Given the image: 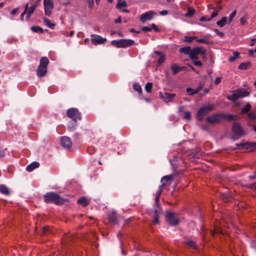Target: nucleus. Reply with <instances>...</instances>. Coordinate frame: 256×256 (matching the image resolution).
<instances>
[{
    "mask_svg": "<svg viewBox=\"0 0 256 256\" xmlns=\"http://www.w3.org/2000/svg\"><path fill=\"white\" fill-rule=\"evenodd\" d=\"M44 201L46 203H54L56 205H62L65 202H68V200L64 198L58 194L54 192L46 193L44 196Z\"/></svg>",
    "mask_w": 256,
    "mask_h": 256,
    "instance_id": "1",
    "label": "nucleus"
},
{
    "mask_svg": "<svg viewBox=\"0 0 256 256\" xmlns=\"http://www.w3.org/2000/svg\"><path fill=\"white\" fill-rule=\"evenodd\" d=\"M224 119L230 121L234 119V116L232 114H215L206 117V121L210 124H214L220 122Z\"/></svg>",
    "mask_w": 256,
    "mask_h": 256,
    "instance_id": "2",
    "label": "nucleus"
},
{
    "mask_svg": "<svg viewBox=\"0 0 256 256\" xmlns=\"http://www.w3.org/2000/svg\"><path fill=\"white\" fill-rule=\"evenodd\" d=\"M214 106L210 104H208L206 106L201 107L197 112V119L200 121L202 120L205 116L208 114L210 112L214 110Z\"/></svg>",
    "mask_w": 256,
    "mask_h": 256,
    "instance_id": "3",
    "label": "nucleus"
},
{
    "mask_svg": "<svg viewBox=\"0 0 256 256\" xmlns=\"http://www.w3.org/2000/svg\"><path fill=\"white\" fill-rule=\"evenodd\" d=\"M134 43V40L131 39L113 40L111 42L112 44L118 48H126L129 47L133 45Z\"/></svg>",
    "mask_w": 256,
    "mask_h": 256,
    "instance_id": "4",
    "label": "nucleus"
},
{
    "mask_svg": "<svg viewBox=\"0 0 256 256\" xmlns=\"http://www.w3.org/2000/svg\"><path fill=\"white\" fill-rule=\"evenodd\" d=\"M66 116L71 118L74 123H77L78 120L82 119L80 112L76 108H70L66 110Z\"/></svg>",
    "mask_w": 256,
    "mask_h": 256,
    "instance_id": "5",
    "label": "nucleus"
},
{
    "mask_svg": "<svg viewBox=\"0 0 256 256\" xmlns=\"http://www.w3.org/2000/svg\"><path fill=\"white\" fill-rule=\"evenodd\" d=\"M233 139L237 140L244 134L240 125L238 122H234L232 126Z\"/></svg>",
    "mask_w": 256,
    "mask_h": 256,
    "instance_id": "6",
    "label": "nucleus"
},
{
    "mask_svg": "<svg viewBox=\"0 0 256 256\" xmlns=\"http://www.w3.org/2000/svg\"><path fill=\"white\" fill-rule=\"evenodd\" d=\"M206 54V52L202 47H196L191 50L190 58V59H198L197 56L200 54L204 56L203 58H204Z\"/></svg>",
    "mask_w": 256,
    "mask_h": 256,
    "instance_id": "7",
    "label": "nucleus"
},
{
    "mask_svg": "<svg viewBox=\"0 0 256 256\" xmlns=\"http://www.w3.org/2000/svg\"><path fill=\"white\" fill-rule=\"evenodd\" d=\"M166 220L169 225L176 226L178 224L179 220L174 214L172 212H167Z\"/></svg>",
    "mask_w": 256,
    "mask_h": 256,
    "instance_id": "8",
    "label": "nucleus"
},
{
    "mask_svg": "<svg viewBox=\"0 0 256 256\" xmlns=\"http://www.w3.org/2000/svg\"><path fill=\"white\" fill-rule=\"evenodd\" d=\"M159 96L164 102L168 103L173 101L174 99L176 96V94L168 92L163 93L162 92H159Z\"/></svg>",
    "mask_w": 256,
    "mask_h": 256,
    "instance_id": "9",
    "label": "nucleus"
},
{
    "mask_svg": "<svg viewBox=\"0 0 256 256\" xmlns=\"http://www.w3.org/2000/svg\"><path fill=\"white\" fill-rule=\"evenodd\" d=\"M90 37L92 44L96 46L104 44L107 40L106 38H102L100 36L97 34H92Z\"/></svg>",
    "mask_w": 256,
    "mask_h": 256,
    "instance_id": "10",
    "label": "nucleus"
},
{
    "mask_svg": "<svg viewBox=\"0 0 256 256\" xmlns=\"http://www.w3.org/2000/svg\"><path fill=\"white\" fill-rule=\"evenodd\" d=\"M45 14L50 16L54 8L52 0H44Z\"/></svg>",
    "mask_w": 256,
    "mask_h": 256,
    "instance_id": "11",
    "label": "nucleus"
},
{
    "mask_svg": "<svg viewBox=\"0 0 256 256\" xmlns=\"http://www.w3.org/2000/svg\"><path fill=\"white\" fill-rule=\"evenodd\" d=\"M156 15H157V14L155 12L150 10L142 14L140 16V20L142 22H144L152 20Z\"/></svg>",
    "mask_w": 256,
    "mask_h": 256,
    "instance_id": "12",
    "label": "nucleus"
},
{
    "mask_svg": "<svg viewBox=\"0 0 256 256\" xmlns=\"http://www.w3.org/2000/svg\"><path fill=\"white\" fill-rule=\"evenodd\" d=\"M60 144L62 147L66 149L70 148L72 146V141L68 136H62L61 138Z\"/></svg>",
    "mask_w": 256,
    "mask_h": 256,
    "instance_id": "13",
    "label": "nucleus"
},
{
    "mask_svg": "<svg viewBox=\"0 0 256 256\" xmlns=\"http://www.w3.org/2000/svg\"><path fill=\"white\" fill-rule=\"evenodd\" d=\"M238 98H242L248 96L250 94V92L246 90L242 89H238L234 90Z\"/></svg>",
    "mask_w": 256,
    "mask_h": 256,
    "instance_id": "14",
    "label": "nucleus"
},
{
    "mask_svg": "<svg viewBox=\"0 0 256 256\" xmlns=\"http://www.w3.org/2000/svg\"><path fill=\"white\" fill-rule=\"evenodd\" d=\"M108 216L110 222H112L114 224L118 223V218L115 212H109L108 214Z\"/></svg>",
    "mask_w": 256,
    "mask_h": 256,
    "instance_id": "15",
    "label": "nucleus"
},
{
    "mask_svg": "<svg viewBox=\"0 0 256 256\" xmlns=\"http://www.w3.org/2000/svg\"><path fill=\"white\" fill-rule=\"evenodd\" d=\"M47 72V68L38 66L36 70V74L38 76H44Z\"/></svg>",
    "mask_w": 256,
    "mask_h": 256,
    "instance_id": "16",
    "label": "nucleus"
},
{
    "mask_svg": "<svg viewBox=\"0 0 256 256\" xmlns=\"http://www.w3.org/2000/svg\"><path fill=\"white\" fill-rule=\"evenodd\" d=\"M49 62H50L48 58L46 56H43L40 59L39 66L47 68V66Z\"/></svg>",
    "mask_w": 256,
    "mask_h": 256,
    "instance_id": "17",
    "label": "nucleus"
},
{
    "mask_svg": "<svg viewBox=\"0 0 256 256\" xmlns=\"http://www.w3.org/2000/svg\"><path fill=\"white\" fill-rule=\"evenodd\" d=\"M37 6V4H34L31 6L29 8H28L26 16V18L27 20H28L30 18V16L32 14H33L34 10H35Z\"/></svg>",
    "mask_w": 256,
    "mask_h": 256,
    "instance_id": "18",
    "label": "nucleus"
},
{
    "mask_svg": "<svg viewBox=\"0 0 256 256\" xmlns=\"http://www.w3.org/2000/svg\"><path fill=\"white\" fill-rule=\"evenodd\" d=\"M161 208L158 209L157 208H154V210H152V212H154L155 216L154 219L153 220V223L154 224H157L158 223V218H159V214H160Z\"/></svg>",
    "mask_w": 256,
    "mask_h": 256,
    "instance_id": "19",
    "label": "nucleus"
},
{
    "mask_svg": "<svg viewBox=\"0 0 256 256\" xmlns=\"http://www.w3.org/2000/svg\"><path fill=\"white\" fill-rule=\"evenodd\" d=\"M40 164L38 162H34L26 166V170L28 172H32L36 168H38Z\"/></svg>",
    "mask_w": 256,
    "mask_h": 256,
    "instance_id": "20",
    "label": "nucleus"
},
{
    "mask_svg": "<svg viewBox=\"0 0 256 256\" xmlns=\"http://www.w3.org/2000/svg\"><path fill=\"white\" fill-rule=\"evenodd\" d=\"M0 192L6 196H8L10 194L8 187L6 185L2 184H0Z\"/></svg>",
    "mask_w": 256,
    "mask_h": 256,
    "instance_id": "21",
    "label": "nucleus"
},
{
    "mask_svg": "<svg viewBox=\"0 0 256 256\" xmlns=\"http://www.w3.org/2000/svg\"><path fill=\"white\" fill-rule=\"evenodd\" d=\"M162 192L157 191L156 192L155 198H154V202H155V205L156 206V208L160 209V204H159V200L160 198V196Z\"/></svg>",
    "mask_w": 256,
    "mask_h": 256,
    "instance_id": "22",
    "label": "nucleus"
},
{
    "mask_svg": "<svg viewBox=\"0 0 256 256\" xmlns=\"http://www.w3.org/2000/svg\"><path fill=\"white\" fill-rule=\"evenodd\" d=\"M171 70L172 71L173 74L174 75L182 70V68L174 64L171 66Z\"/></svg>",
    "mask_w": 256,
    "mask_h": 256,
    "instance_id": "23",
    "label": "nucleus"
},
{
    "mask_svg": "<svg viewBox=\"0 0 256 256\" xmlns=\"http://www.w3.org/2000/svg\"><path fill=\"white\" fill-rule=\"evenodd\" d=\"M174 176L172 174L164 176L161 178V182H163L164 180L166 182H170L174 180Z\"/></svg>",
    "mask_w": 256,
    "mask_h": 256,
    "instance_id": "24",
    "label": "nucleus"
},
{
    "mask_svg": "<svg viewBox=\"0 0 256 256\" xmlns=\"http://www.w3.org/2000/svg\"><path fill=\"white\" fill-rule=\"evenodd\" d=\"M78 203L82 204L84 206H86L88 204V202L85 197H82L78 199Z\"/></svg>",
    "mask_w": 256,
    "mask_h": 256,
    "instance_id": "25",
    "label": "nucleus"
},
{
    "mask_svg": "<svg viewBox=\"0 0 256 256\" xmlns=\"http://www.w3.org/2000/svg\"><path fill=\"white\" fill-rule=\"evenodd\" d=\"M190 51L191 48L190 46H185L180 49V52L184 54H190Z\"/></svg>",
    "mask_w": 256,
    "mask_h": 256,
    "instance_id": "26",
    "label": "nucleus"
},
{
    "mask_svg": "<svg viewBox=\"0 0 256 256\" xmlns=\"http://www.w3.org/2000/svg\"><path fill=\"white\" fill-rule=\"evenodd\" d=\"M200 90V88H199L198 90H194L192 88H186V92L188 95L192 96L197 94Z\"/></svg>",
    "mask_w": 256,
    "mask_h": 256,
    "instance_id": "27",
    "label": "nucleus"
},
{
    "mask_svg": "<svg viewBox=\"0 0 256 256\" xmlns=\"http://www.w3.org/2000/svg\"><path fill=\"white\" fill-rule=\"evenodd\" d=\"M227 18L226 16L222 17V18L216 22V24L220 27H223L226 24Z\"/></svg>",
    "mask_w": 256,
    "mask_h": 256,
    "instance_id": "28",
    "label": "nucleus"
},
{
    "mask_svg": "<svg viewBox=\"0 0 256 256\" xmlns=\"http://www.w3.org/2000/svg\"><path fill=\"white\" fill-rule=\"evenodd\" d=\"M240 56V53L238 52H233V56H230L228 58V61L230 62H234L236 58H238Z\"/></svg>",
    "mask_w": 256,
    "mask_h": 256,
    "instance_id": "29",
    "label": "nucleus"
},
{
    "mask_svg": "<svg viewBox=\"0 0 256 256\" xmlns=\"http://www.w3.org/2000/svg\"><path fill=\"white\" fill-rule=\"evenodd\" d=\"M250 66V63L249 62H242L239 65L238 68L240 70H246L249 68Z\"/></svg>",
    "mask_w": 256,
    "mask_h": 256,
    "instance_id": "30",
    "label": "nucleus"
},
{
    "mask_svg": "<svg viewBox=\"0 0 256 256\" xmlns=\"http://www.w3.org/2000/svg\"><path fill=\"white\" fill-rule=\"evenodd\" d=\"M127 4L125 0H118V2L116 5V8L118 9L122 7H126Z\"/></svg>",
    "mask_w": 256,
    "mask_h": 256,
    "instance_id": "31",
    "label": "nucleus"
},
{
    "mask_svg": "<svg viewBox=\"0 0 256 256\" xmlns=\"http://www.w3.org/2000/svg\"><path fill=\"white\" fill-rule=\"evenodd\" d=\"M31 30L32 32H40V33H43L44 30L43 29L39 26H33L31 27Z\"/></svg>",
    "mask_w": 256,
    "mask_h": 256,
    "instance_id": "32",
    "label": "nucleus"
},
{
    "mask_svg": "<svg viewBox=\"0 0 256 256\" xmlns=\"http://www.w3.org/2000/svg\"><path fill=\"white\" fill-rule=\"evenodd\" d=\"M133 88L136 91L138 92L139 94H142V89L138 83H134L133 84Z\"/></svg>",
    "mask_w": 256,
    "mask_h": 256,
    "instance_id": "33",
    "label": "nucleus"
},
{
    "mask_svg": "<svg viewBox=\"0 0 256 256\" xmlns=\"http://www.w3.org/2000/svg\"><path fill=\"white\" fill-rule=\"evenodd\" d=\"M194 10L192 8H188L186 13L185 14L186 17H191L194 14Z\"/></svg>",
    "mask_w": 256,
    "mask_h": 256,
    "instance_id": "34",
    "label": "nucleus"
},
{
    "mask_svg": "<svg viewBox=\"0 0 256 256\" xmlns=\"http://www.w3.org/2000/svg\"><path fill=\"white\" fill-rule=\"evenodd\" d=\"M251 109V106L249 103H248L246 106L242 108L241 113L242 114L247 113L250 112Z\"/></svg>",
    "mask_w": 256,
    "mask_h": 256,
    "instance_id": "35",
    "label": "nucleus"
},
{
    "mask_svg": "<svg viewBox=\"0 0 256 256\" xmlns=\"http://www.w3.org/2000/svg\"><path fill=\"white\" fill-rule=\"evenodd\" d=\"M152 82H147L145 86V90L148 93H150L152 92Z\"/></svg>",
    "mask_w": 256,
    "mask_h": 256,
    "instance_id": "36",
    "label": "nucleus"
},
{
    "mask_svg": "<svg viewBox=\"0 0 256 256\" xmlns=\"http://www.w3.org/2000/svg\"><path fill=\"white\" fill-rule=\"evenodd\" d=\"M197 38L196 36H185L183 40V42H192L194 40H196Z\"/></svg>",
    "mask_w": 256,
    "mask_h": 256,
    "instance_id": "37",
    "label": "nucleus"
},
{
    "mask_svg": "<svg viewBox=\"0 0 256 256\" xmlns=\"http://www.w3.org/2000/svg\"><path fill=\"white\" fill-rule=\"evenodd\" d=\"M44 21L46 24L50 28L52 29H54V24L51 23V22L46 18H44Z\"/></svg>",
    "mask_w": 256,
    "mask_h": 256,
    "instance_id": "38",
    "label": "nucleus"
},
{
    "mask_svg": "<svg viewBox=\"0 0 256 256\" xmlns=\"http://www.w3.org/2000/svg\"><path fill=\"white\" fill-rule=\"evenodd\" d=\"M227 98L233 102H236L238 100L237 96H236L234 90L232 92V94L228 96Z\"/></svg>",
    "mask_w": 256,
    "mask_h": 256,
    "instance_id": "39",
    "label": "nucleus"
},
{
    "mask_svg": "<svg viewBox=\"0 0 256 256\" xmlns=\"http://www.w3.org/2000/svg\"><path fill=\"white\" fill-rule=\"evenodd\" d=\"M222 10V6H219L216 9H214V11L211 14V18H214L218 15L219 11Z\"/></svg>",
    "mask_w": 256,
    "mask_h": 256,
    "instance_id": "40",
    "label": "nucleus"
},
{
    "mask_svg": "<svg viewBox=\"0 0 256 256\" xmlns=\"http://www.w3.org/2000/svg\"><path fill=\"white\" fill-rule=\"evenodd\" d=\"M77 126V123L74 122V124H70L68 125V130L70 131H73L76 128Z\"/></svg>",
    "mask_w": 256,
    "mask_h": 256,
    "instance_id": "41",
    "label": "nucleus"
},
{
    "mask_svg": "<svg viewBox=\"0 0 256 256\" xmlns=\"http://www.w3.org/2000/svg\"><path fill=\"white\" fill-rule=\"evenodd\" d=\"M248 18V14H245L243 16L240 18V22L241 24H244L247 23V20Z\"/></svg>",
    "mask_w": 256,
    "mask_h": 256,
    "instance_id": "42",
    "label": "nucleus"
},
{
    "mask_svg": "<svg viewBox=\"0 0 256 256\" xmlns=\"http://www.w3.org/2000/svg\"><path fill=\"white\" fill-rule=\"evenodd\" d=\"M246 144H244V143H240L239 144H236V148H234L233 150H236V149L242 150V149H244Z\"/></svg>",
    "mask_w": 256,
    "mask_h": 256,
    "instance_id": "43",
    "label": "nucleus"
},
{
    "mask_svg": "<svg viewBox=\"0 0 256 256\" xmlns=\"http://www.w3.org/2000/svg\"><path fill=\"white\" fill-rule=\"evenodd\" d=\"M248 118L250 120H256V114L254 112H250L248 114Z\"/></svg>",
    "mask_w": 256,
    "mask_h": 256,
    "instance_id": "44",
    "label": "nucleus"
},
{
    "mask_svg": "<svg viewBox=\"0 0 256 256\" xmlns=\"http://www.w3.org/2000/svg\"><path fill=\"white\" fill-rule=\"evenodd\" d=\"M28 10V4H26V6H25V7H24V12L21 14L20 15V19L22 20H24V16L26 14V12H27V10Z\"/></svg>",
    "mask_w": 256,
    "mask_h": 256,
    "instance_id": "45",
    "label": "nucleus"
},
{
    "mask_svg": "<svg viewBox=\"0 0 256 256\" xmlns=\"http://www.w3.org/2000/svg\"><path fill=\"white\" fill-rule=\"evenodd\" d=\"M184 118L187 120H190L191 118V114L190 112H186L184 113Z\"/></svg>",
    "mask_w": 256,
    "mask_h": 256,
    "instance_id": "46",
    "label": "nucleus"
},
{
    "mask_svg": "<svg viewBox=\"0 0 256 256\" xmlns=\"http://www.w3.org/2000/svg\"><path fill=\"white\" fill-rule=\"evenodd\" d=\"M193 60V64L198 66H201L202 63L200 61L198 60V59H192Z\"/></svg>",
    "mask_w": 256,
    "mask_h": 256,
    "instance_id": "47",
    "label": "nucleus"
},
{
    "mask_svg": "<svg viewBox=\"0 0 256 256\" xmlns=\"http://www.w3.org/2000/svg\"><path fill=\"white\" fill-rule=\"evenodd\" d=\"M236 10H234L229 16V21L230 22L232 20L233 18L236 16Z\"/></svg>",
    "mask_w": 256,
    "mask_h": 256,
    "instance_id": "48",
    "label": "nucleus"
},
{
    "mask_svg": "<svg viewBox=\"0 0 256 256\" xmlns=\"http://www.w3.org/2000/svg\"><path fill=\"white\" fill-rule=\"evenodd\" d=\"M95 152L94 148L92 146H90L88 148V152L89 154H93Z\"/></svg>",
    "mask_w": 256,
    "mask_h": 256,
    "instance_id": "49",
    "label": "nucleus"
},
{
    "mask_svg": "<svg viewBox=\"0 0 256 256\" xmlns=\"http://www.w3.org/2000/svg\"><path fill=\"white\" fill-rule=\"evenodd\" d=\"M164 61V55L160 56L159 59L158 60V64H160L163 63Z\"/></svg>",
    "mask_w": 256,
    "mask_h": 256,
    "instance_id": "50",
    "label": "nucleus"
},
{
    "mask_svg": "<svg viewBox=\"0 0 256 256\" xmlns=\"http://www.w3.org/2000/svg\"><path fill=\"white\" fill-rule=\"evenodd\" d=\"M142 30L144 32H148L152 30V28L149 26H144L142 28Z\"/></svg>",
    "mask_w": 256,
    "mask_h": 256,
    "instance_id": "51",
    "label": "nucleus"
},
{
    "mask_svg": "<svg viewBox=\"0 0 256 256\" xmlns=\"http://www.w3.org/2000/svg\"><path fill=\"white\" fill-rule=\"evenodd\" d=\"M186 244L193 248H196V244L192 241L188 242Z\"/></svg>",
    "mask_w": 256,
    "mask_h": 256,
    "instance_id": "52",
    "label": "nucleus"
},
{
    "mask_svg": "<svg viewBox=\"0 0 256 256\" xmlns=\"http://www.w3.org/2000/svg\"><path fill=\"white\" fill-rule=\"evenodd\" d=\"M214 31L218 36L220 37L223 36L224 35V34L222 32L219 31L218 29H214Z\"/></svg>",
    "mask_w": 256,
    "mask_h": 256,
    "instance_id": "53",
    "label": "nucleus"
},
{
    "mask_svg": "<svg viewBox=\"0 0 256 256\" xmlns=\"http://www.w3.org/2000/svg\"><path fill=\"white\" fill-rule=\"evenodd\" d=\"M166 185V183L164 182H162V184L159 186L158 190V191L160 192H162L163 188Z\"/></svg>",
    "mask_w": 256,
    "mask_h": 256,
    "instance_id": "54",
    "label": "nucleus"
},
{
    "mask_svg": "<svg viewBox=\"0 0 256 256\" xmlns=\"http://www.w3.org/2000/svg\"><path fill=\"white\" fill-rule=\"evenodd\" d=\"M87 2L88 3V8H92L93 7L94 2V0H86Z\"/></svg>",
    "mask_w": 256,
    "mask_h": 256,
    "instance_id": "55",
    "label": "nucleus"
},
{
    "mask_svg": "<svg viewBox=\"0 0 256 256\" xmlns=\"http://www.w3.org/2000/svg\"><path fill=\"white\" fill-rule=\"evenodd\" d=\"M196 41L198 42L204 43L205 44H208V41H206V40H205L204 38L198 39V40H196Z\"/></svg>",
    "mask_w": 256,
    "mask_h": 256,
    "instance_id": "56",
    "label": "nucleus"
},
{
    "mask_svg": "<svg viewBox=\"0 0 256 256\" xmlns=\"http://www.w3.org/2000/svg\"><path fill=\"white\" fill-rule=\"evenodd\" d=\"M221 80H222L221 77H217L214 80V84L216 85L218 84L220 82Z\"/></svg>",
    "mask_w": 256,
    "mask_h": 256,
    "instance_id": "57",
    "label": "nucleus"
},
{
    "mask_svg": "<svg viewBox=\"0 0 256 256\" xmlns=\"http://www.w3.org/2000/svg\"><path fill=\"white\" fill-rule=\"evenodd\" d=\"M160 14L162 16H166L168 14V12L167 10H163L160 12Z\"/></svg>",
    "mask_w": 256,
    "mask_h": 256,
    "instance_id": "58",
    "label": "nucleus"
},
{
    "mask_svg": "<svg viewBox=\"0 0 256 256\" xmlns=\"http://www.w3.org/2000/svg\"><path fill=\"white\" fill-rule=\"evenodd\" d=\"M150 28H154V30L156 32H158L159 31V29L158 28V27L156 26L154 24H151V27Z\"/></svg>",
    "mask_w": 256,
    "mask_h": 256,
    "instance_id": "59",
    "label": "nucleus"
},
{
    "mask_svg": "<svg viewBox=\"0 0 256 256\" xmlns=\"http://www.w3.org/2000/svg\"><path fill=\"white\" fill-rule=\"evenodd\" d=\"M254 52H255L254 50H248V54L250 56H253Z\"/></svg>",
    "mask_w": 256,
    "mask_h": 256,
    "instance_id": "60",
    "label": "nucleus"
},
{
    "mask_svg": "<svg viewBox=\"0 0 256 256\" xmlns=\"http://www.w3.org/2000/svg\"><path fill=\"white\" fill-rule=\"evenodd\" d=\"M116 23H120L122 22L121 16H118L117 19L114 20Z\"/></svg>",
    "mask_w": 256,
    "mask_h": 256,
    "instance_id": "61",
    "label": "nucleus"
},
{
    "mask_svg": "<svg viewBox=\"0 0 256 256\" xmlns=\"http://www.w3.org/2000/svg\"><path fill=\"white\" fill-rule=\"evenodd\" d=\"M18 8H14L13 9L12 11H11V12L10 14H12V15H14L17 12H18Z\"/></svg>",
    "mask_w": 256,
    "mask_h": 256,
    "instance_id": "62",
    "label": "nucleus"
},
{
    "mask_svg": "<svg viewBox=\"0 0 256 256\" xmlns=\"http://www.w3.org/2000/svg\"><path fill=\"white\" fill-rule=\"evenodd\" d=\"M74 138H75L76 140L79 139L80 138V134L78 133H75L74 134Z\"/></svg>",
    "mask_w": 256,
    "mask_h": 256,
    "instance_id": "63",
    "label": "nucleus"
},
{
    "mask_svg": "<svg viewBox=\"0 0 256 256\" xmlns=\"http://www.w3.org/2000/svg\"><path fill=\"white\" fill-rule=\"evenodd\" d=\"M256 41V38H252L251 40L250 46H253L254 44Z\"/></svg>",
    "mask_w": 256,
    "mask_h": 256,
    "instance_id": "64",
    "label": "nucleus"
}]
</instances>
